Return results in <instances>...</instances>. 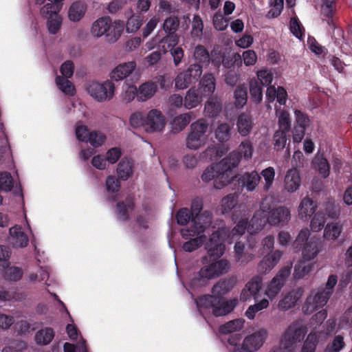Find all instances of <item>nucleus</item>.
Wrapping results in <instances>:
<instances>
[{"label":"nucleus","instance_id":"nucleus-16","mask_svg":"<svg viewBox=\"0 0 352 352\" xmlns=\"http://www.w3.org/2000/svg\"><path fill=\"white\" fill-rule=\"evenodd\" d=\"M268 223L272 226H285L291 219L290 210L284 206L278 207L268 212Z\"/></svg>","mask_w":352,"mask_h":352},{"label":"nucleus","instance_id":"nucleus-25","mask_svg":"<svg viewBox=\"0 0 352 352\" xmlns=\"http://www.w3.org/2000/svg\"><path fill=\"white\" fill-rule=\"evenodd\" d=\"M281 256L282 253L278 250L265 256L258 264V271L262 273H266L270 271L278 263Z\"/></svg>","mask_w":352,"mask_h":352},{"label":"nucleus","instance_id":"nucleus-14","mask_svg":"<svg viewBox=\"0 0 352 352\" xmlns=\"http://www.w3.org/2000/svg\"><path fill=\"white\" fill-rule=\"evenodd\" d=\"M262 278L258 276H254L244 286L240 294V300L245 302L252 298L256 300L262 287Z\"/></svg>","mask_w":352,"mask_h":352},{"label":"nucleus","instance_id":"nucleus-60","mask_svg":"<svg viewBox=\"0 0 352 352\" xmlns=\"http://www.w3.org/2000/svg\"><path fill=\"white\" fill-rule=\"evenodd\" d=\"M14 185L13 178L8 172L0 173V190L9 192Z\"/></svg>","mask_w":352,"mask_h":352},{"label":"nucleus","instance_id":"nucleus-15","mask_svg":"<svg viewBox=\"0 0 352 352\" xmlns=\"http://www.w3.org/2000/svg\"><path fill=\"white\" fill-rule=\"evenodd\" d=\"M267 337V332L265 329H259L257 331L246 336L243 341L245 346L250 351H258L265 342Z\"/></svg>","mask_w":352,"mask_h":352},{"label":"nucleus","instance_id":"nucleus-51","mask_svg":"<svg viewBox=\"0 0 352 352\" xmlns=\"http://www.w3.org/2000/svg\"><path fill=\"white\" fill-rule=\"evenodd\" d=\"M326 221L325 214L322 211H318L314 215L311 220L310 228L314 232L321 230Z\"/></svg>","mask_w":352,"mask_h":352},{"label":"nucleus","instance_id":"nucleus-39","mask_svg":"<svg viewBox=\"0 0 352 352\" xmlns=\"http://www.w3.org/2000/svg\"><path fill=\"white\" fill-rule=\"evenodd\" d=\"M232 287L233 283L231 280H220L212 287V293L214 296L222 298V296L230 292Z\"/></svg>","mask_w":352,"mask_h":352},{"label":"nucleus","instance_id":"nucleus-34","mask_svg":"<svg viewBox=\"0 0 352 352\" xmlns=\"http://www.w3.org/2000/svg\"><path fill=\"white\" fill-rule=\"evenodd\" d=\"M160 50L164 54L168 51H172L175 47H177L179 43V36L177 34H167L159 41Z\"/></svg>","mask_w":352,"mask_h":352},{"label":"nucleus","instance_id":"nucleus-32","mask_svg":"<svg viewBox=\"0 0 352 352\" xmlns=\"http://www.w3.org/2000/svg\"><path fill=\"white\" fill-rule=\"evenodd\" d=\"M192 58L195 61L194 64H199L204 67L210 63V55L208 50L203 45H197L192 52Z\"/></svg>","mask_w":352,"mask_h":352},{"label":"nucleus","instance_id":"nucleus-28","mask_svg":"<svg viewBox=\"0 0 352 352\" xmlns=\"http://www.w3.org/2000/svg\"><path fill=\"white\" fill-rule=\"evenodd\" d=\"M201 94L204 97L212 95L215 90V78L212 74H205L199 81Z\"/></svg>","mask_w":352,"mask_h":352},{"label":"nucleus","instance_id":"nucleus-18","mask_svg":"<svg viewBox=\"0 0 352 352\" xmlns=\"http://www.w3.org/2000/svg\"><path fill=\"white\" fill-rule=\"evenodd\" d=\"M300 184L301 179L298 170L296 168L289 169L284 177V189L289 193H293L298 190Z\"/></svg>","mask_w":352,"mask_h":352},{"label":"nucleus","instance_id":"nucleus-56","mask_svg":"<svg viewBox=\"0 0 352 352\" xmlns=\"http://www.w3.org/2000/svg\"><path fill=\"white\" fill-rule=\"evenodd\" d=\"M106 139V135L103 133L93 131H91L89 139H87L86 142H89L94 147L98 148L101 146L105 142Z\"/></svg>","mask_w":352,"mask_h":352},{"label":"nucleus","instance_id":"nucleus-59","mask_svg":"<svg viewBox=\"0 0 352 352\" xmlns=\"http://www.w3.org/2000/svg\"><path fill=\"white\" fill-rule=\"evenodd\" d=\"M234 104L236 107H243L247 102L248 94L245 87L239 86L234 91Z\"/></svg>","mask_w":352,"mask_h":352},{"label":"nucleus","instance_id":"nucleus-27","mask_svg":"<svg viewBox=\"0 0 352 352\" xmlns=\"http://www.w3.org/2000/svg\"><path fill=\"white\" fill-rule=\"evenodd\" d=\"M111 21V19L109 16H102L95 21L91 28L92 36L96 38L104 36L110 25Z\"/></svg>","mask_w":352,"mask_h":352},{"label":"nucleus","instance_id":"nucleus-58","mask_svg":"<svg viewBox=\"0 0 352 352\" xmlns=\"http://www.w3.org/2000/svg\"><path fill=\"white\" fill-rule=\"evenodd\" d=\"M250 92L252 100L256 104L260 103L263 99L261 87L256 80H252L250 83Z\"/></svg>","mask_w":352,"mask_h":352},{"label":"nucleus","instance_id":"nucleus-8","mask_svg":"<svg viewBox=\"0 0 352 352\" xmlns=\"http://www.w3.org/2000/svg\"><path fill=\"white\" fill-rule=\"evenodd\" d=\"M88 94L98 102H105L111 100L116 91L115 84L110 80L102 82H90L87 85Z\"/></svg>","mask_w":352,"mask_h":352},{"label":"nucleus","instance_id":"nucleus-21","mask_svg":"<svg viewBox=\"0 0 352 352\" xmlns=\"http://www.w3.org/2000/svg\"><path fill=\"white\" fill-rule=\"evenodd\" d=\"M317 208V204L311 198L306 197L303 198L298 207V215L300 220L307 221L310 217L314 214Z\"/></svg>","mask_w":352,"mask_h":352},{"label":"nucleus","instance_id":"nucleus-12","mask_svg":"<svg viewBox=\"0 0 352 352\" xmlns=\"http://www.w3.org/2000/svg\"><path fill=\"white\" fill-rule=\"evenodd\" d=\"M329 297V292H325L321 288L312 291L307 298L303 307L304 311L310 314L316 309L322 307L327 304Z\"/></svg>","mask_w":352,"mask_h":352},{"label":"nucleus","instance_id":"nucleus-1","mask_svg":"<svg viewBox=\"0 0 352 352\" xmlns=\"http://www.w3.org/2000/svg\"><path fill=\"white\" fill-rule=\"evenodd\" d=\"M239 208L241 219L236 210L234 211L232 215V219L236 223L234 228L229 233L226 228L213 232L208 241L205 243V248L210 258H219L223 256L226 250L224 244L226 238L232 243L245 234L246 230L248 231V213L244 206Z\"/></svg>","mask_w":352,"mask_h":352},{"label":"nucleus","instance_id":"nucleus-4","mask_svg":"<svg viewBox=\"0 0 352 352\" xmlns=\"http://www.w3.org/2000/svg\"><path fill=\"white\" fill-rule=\"evenodd\" d=\"M196 303L200 311L212 309V314L215 316H221L231 312L238 304V299L224 300L213 294L204 295L199 298Z\"/></svg>","mask_w":352,"mask_h":352},{"label":"nucleus","instance_id":"nucleus-46","mask_svg":"<svg viewBox=\"0 0 352 352\" xmlns=\"http://www.w3.org/2000/svg\"><path fill=\"white\" fill-rule=\"evenodd\" d=\"M56 83L58 87L65 94L73 96L75 94V87L73 83L67 78L62 76L56 78Z\"/></svg>","mask_w":352,"mask_h":352},{"label":"nucleus","instance_id":"nucleus-11","mask_svg":"<svg viewBox=\"0 0 352 352\" xmlns=\"http://www.w3.org/2000/svg\"><path fill=\"white\" fill-rule=\"evenodd\" d=\"M291 268L292 264L285 266L280 270L277 274L268 283L265 290V294L270 299L274 298L279 294L286 279L291 274Z\"/></svg>","mask_w":352,"mask_h":352},{"label":"nucleus","instance_id":"nucleus-9","mask_svg":"<svg viewBox=\"0 0 352 352\" xmlns=\"http://www.w3.org/2000/svg\"><path fill=\"white\" fill-rule=\"evenodd\" d=\"M272 198H265L261 203L260 210L256 211L249 222L248 232L250 234H254L261 231L267 223L268 217L266 214L272 209Z\"/></svg>","mask_w":352,"mask_h":352},{"label":"nucleus","instance_id":"nucleus-57","mask_svg":"<svg viewBox=\"0 0 352 352\" xmlns=\"http://www.w3.org/2000/svg\"><path fill=\"white\" fill-rule=\"evenodd\" d=\"M204 30V23L198 15H195L192 21L191 35L193 38L201 39Z\"/></svg>","mask_w":352,"mask_h":352},{"label":"nucleus","instance_id":"nucleus-17","mask_svg":"<svg viewBox=\"0 0 352 352\" xmlns=\"http://www.w3.org/2000/svg\"><path fill=\"white\" fill-rule=\"evenodd\" d=\"M135 61H129L119 64L110 73V78L115 81H120L129 76L135 69Z\"/></svg>","mask_w":352,"mask_h":352},{"label":"nucleus","instance_id":"nucleus-3","mask_svg":"<svg viewBox=\"0 0 352 352\" xmlns=\"http://www.w3.org/2000/svg\"><path fill=\"white\" fill-rule=\"evenodd\" d=\"M230 265L228 260H213L211 263L202 267L198 274L190 280L193 287L204 286L208 280L221 276L229 272Z\"/></svg>","mask_w":352,"mask_h":352},{"label":"nucleus","instance_id":"nucleus-31","mask_svg":"<svg viewBox=\"0 0 352 352\" xmlns=\"http://www.w3.org/2000/svg\"><path fill=\"white\" fill-rule=\"evenodd\" d=\"M133 163L131 160L123 158L118 164L117 174L119 179L127 180L133 175Z\"/></svg>","mask_w":352,"mask_h":352},{"label":"nucleus","instance_id":"nucleus-22","mask_svg":"<svg viewBox=\"0 0 352 352\" xmlns=\"http://www.w3.org/2000/svg\"><path fill=\"white\" fill-rule=\"evenodd\" d=\"M87 10V6L84 1L73 2L68 8L67 16L69 21L77 23L83 19Z\"/></svg>","mask_w":352,"mask_h":352},{"label":"nucleus","instance_id":"nucleus-50","mask_svg":"<svg viewBox=\"0 0 352 352\" xmlns=\"http://www.w3.org/2000/svg\"><path fill=\"white\" fill-rule=\"evenodd\" d=\"M261 175L264 179L263 190L267 192L272 187L275 177V170L273 167H268L263 170Z\"/></svg>","mask_w":352,"mask_h":352},{"label":"nucleus","instance_id":"nucleus-26","mask_svg":"<svg viewBox=\"0 0 352 352\" xmlns=\"http://www.w3.org/2000/svg\"><path fill=\"white\" fill-rule=\"evenodd\" d=\"M157 90V85L152 81H147L140 85L138 89V100L144 102L151 98Z\"/></svg>","mask_w":352,"mask_h":352},{"label":"nucleus","instance_id":"nucleus-10","mask_svg":"<svg viewBox=\"0 0 352 352\" xmlns=\"http://www.w3.org/2000/svg\"><path fill=\"white\" fill-rule=\"evenodd\" d=\"M203 72L199 64H191L187 69L179 73L175 79L177 89H184L199 79Z\"/></svg>","mask_w":352,"mask_h":352},{"label":"nucleus","instance_id":"nucleus-49","mask_svg":"<svg viewBox=\"0 0 352 352\" xmlns=\"http://www.w3.org/2000/svg\"><path fill=\"white\" fill-rule=\"evenodd\" d=\"M245 246L243 243H236L234 245V257L235 259L241 263H245L254 258L252 254H246L244 253Z\"/></svg>","mask_w":352,"mask_h":352},{"label":"nucleus","instance_id":"nucleus-13","mask_svg":"<svg viewBox=\"0 0 352 352\" xmlns=\"http://www.w3.org/2000/svg\"><path fill=\"white\" fill-rule=\"evenodd\" d=\"M145 131L147 133L161 132L165 127L166 118L157 109H151L146 116Z\"/></svg>","mask_w":352,"mask_h":352},{"label":"nucleus","instance_id":"nucleus-44","mask_svg":"<svg viewBox=\"0 0 352 352\" xmlns=\"http://www.w3.org/2000/svg\"><path fill=\"white\" fill-rule=\"evenodd\" d=\"M341 231L342 227L338 223H329L324 228L323 237L326 240L334 241L339 237Z\"/></svg>","mask_w":352,"mask_h":352},{"label":"nucleus","instance_id":"nucleus-64","mask_svg":"<svg viewBox=\"0 0 352 352\" xmlns=\"http://www.w3.org/2000/svg\"><path fill=\"white\" fill-rule=\"evenodd\" d=\"M145 121L146 116L140 111L132 113L129 118V123L133 128L143 126L145 129Z\"/></svg>","mask_w":352,"mask_h":352},{"label":"nucleus","instance_id":"nucleus-61","mask_svg":"<svg viewBox=\"0 0 352 352\" xmlns=\"http://www.w3.org/2000/svg\"><path fill=\"white\" fill-rule=\"evenodd\" d=\"M142 25V19L139 16L132 15L128 19L126 24V31L128 33L136 32Z\"/></svg>","mask_w":352,"mask_h":352},{"label":"nucleus","instance_id":"nucleus-47","mask_svg":"<svg viewBox=\"0 0 352 352\" xmlns=\"http://www.w3.org/2000/svg\"><path fill=\"white\" fill-rule=\"evenodd\" d=\"M269 305L270 303L267 299H262L258 302L250 305L246 310L245 316L250 320L254 319L257 312L267 308Z\"/></svg>","mask_w":352,"mask_h":352},{"label":"nucleus","instance_id":"nucleus-54","mask_svg":"<svg viewBox=\"0 0 352 352\" xmlns=\"http://www.w3.org/2000/svg\"><path fill=\"white\" fill-rule=\"evenodd\" d=\"M278 130L287 133L291 128L289 113L286 111H281L278 114Z\"/></svg>","mask_w":352,"mask_h":352},{"label":"nucleus","instance_id":"nucleus-53","mask_svg":"<svg viewBox=\"0 0 352 352\" xmlns=\"http://www.w3.org/2000/svg\"><path fill=\"white\" fill-rule=\"evenodd\" d=\"M233 153H235V151ZM236 153L239 155V160L242 156L245 160L251 159L253 153V146L252 143L248 140L242 142L238 147V152H236Z\"/></svg>","mask_w":352,"mask_h":352},{"label":"nucleus","instance_id":"nucleus-41","mask_svg":"<svg viewBox=\"0 0 352 352\" xmlns=\"http://www.w3.org/2000/svg\"><path fill=\"white\" fill-rule=\"evenodd\" d=\"M322 5L321 7V14L325 19L323 21H327V24L331 26L333 24V21L331 19L334 10V0H322Z\"/></svg>","mask_w":352,"mask_h":352},{"label":"nucleus","instance_id":"nucleus-23","mask_svg":"<svg viewBox=\"0 0 352 352\" xmlns=\"http://www.w3.org/2000/svg\"><path fill=\"white\" fill-rule=\"evenodd\" d=\"M9 233L11 243L14 247L25 248L28 245V236L23 231H22L21 226H14L10 228Z\"/></svg>","mask_w":352,"mask_h":352},{"label":"nucleus","instance_id":"nucleus-33","mask_svg":"<svg viewBox=\"0 0 352 352\" xmlns=\"http://www.w3.org/2000/svg\"><path fill=\"white\" fill-rule=\"evenodd\" d=\"M312 166L324 178L329 174V164L322 155L318 154L315 156L312 161Z\"/></svg>","mask_w":352,"mask_h":352},{"label":"nucleus","instance_id":"nucleus-40","mask_svg":"<svg viewBox=\"0 0 352 352\" xmlns=\"http://www.w3.org/2000/svg\"><path fill=\"white\" fill-rule=\"evenodd\" d=\"M244 322L245 320L242 318L233 320L221 325L219 328V331L223 334L239 331L243 327Z\"/></svg>","mask_w":352,"mask_h":352},{"label":"nucleus","instance_id":"nucleus-55","mask_svg":"<svg viewBox=\"0 0 352 352\" xmlns=\"http://www.w3.org/2000/svg\"><path fill=\"white\" fill-rule=\"evenodd\" d=\"M305 261H300L295 266L294 275L296 278H303L312 271L313 264L307 263Z\"/></svg>","mask_w":352,"mask_h":352},{"label":"nucleus","instance_id":"nucleus-20","mask_svg":"<svg viewBox=\"0 0 352 352\" xmlns=\"http://www.w3.org/2000/svg\"><path fill=\"white\" fill-rule=\"evenodd\" d=\"M238 133L243 137L248 136L252 131L254 120L250 113H241L236 122Z\"/></svg>","mask_w":352,"mask_h":352},{"label":"nucleus","instance_id":"nucleus-42","mask_svg":"<svg viewBox=\"0 0 352 352\" xmlns=\"http://www.w3.org/2000/svg\"><path fill=\"white\" fill-rule=\"evenodd\" d=\"M191 114L190 113L181 114L175 117L172 122V129L175 133L182 131L190 122Z\"/></svg>","mask_w":352,"mask_h":352},{"label":"nucleus","instance_id":"nucleus-35","mask_svg":"<svg viewBox=\"0 0 352 352\" xmlns=\"http://www.w3.org/2000/svg\"><path fill=\"white\" fill-rule=\"evenodd\" d=\"M138 89L135 85L124 83L120 95V100L123 104H129L131 102L135 97L138 98Z\"/></svg>","mask_w":352,"mask_h":352},{"label":"nucleus","instance_id":"nucleus-63","mask_svg":"<svg viewBox=\"0 0 352 352\" xmlns=\"http://www.w3.org/2000/svg\"><path fill=\"white\" fill-rule=\"evenodd\" d=\"M220 110L221 104L217 99L212 98L205 104L204 111L208 116H215Z\"/></svg>","mask_w":352,"mask_h":352},{"label":"nucleus","instance_id":"nucleus-43","mask_svg":"<svg viewBox=\"0 0 352 352\" xmlns=\"http://www.w3.org/2000/svg\"><path fill=\"white\" fill-rule=\"evenodd\" d=\"M183 245V249L186 252H192L199 248L206 241V235L201 234L195 236H192Z\"/></svg>","mask_w":352,"mask_h":352},{"label":"nucleus","instance_id":"nucleus-7","mask_svg":"<svg viewBox=\"0 0 352 352\" xmlns=\"http://www.w3.org/2000/svg\"><path fill=\"white\" fill-rule=\"evenodd\" d=\"M212 214L209 210H204L199 215L192 218V225L190 228H184L181 230V234L184 239L195 236L199 234L208 233L212 224Z\"/></svg>","mask_w":352,"mask_h":352},{"label":"nucleus","instance_id":"nucleus-45","mask_svg":"<svg viewBox=\"0 0 352 352\" xmlns=\"http://www.w3.org/2000/svg\"><path fill=\"white\" fill-rule=\"evenodd\" d=\"M214 134L219 142H227L231 136V127L227 123L220 124L215 129Z\"/></svg>","mask_w":352,"mask_h":352},{"label":"nucleus","instance_id":"nucleus-52","mask_svg":"<svg viewBox=\"0 0 352 352\" xmlns=\"http://www.w3.org/2000/svg\"><path fill=\"white\" fill-rule=\"evenodd\" d=\"M236 197L234 195H229L225 197L221 200V210L222 214L228 213L232 208H234V210H236L237 212L239 210H237L235 208L236 206Z\"/></svg>","mask_w":352,"mask_h":352},{"label":"nucleus","instance_id":"nucleus-36","mask_svg":"<svg viewBox=\"0 0 352 352\" xmlns=\"http://www.w3.org/2000/svg\"><path fill=\"white\" fill-rule=\"evenodd\" d=\"M54 337V331L51 327H45L38 331L35 335V342L39 345L50 344Z\"/></svg>","mask_w":352,"mask_h":352},{"label":"nucleus","instance_id":"nucleus-24","mask_svg":"<svg viewBox=\"0 0 352 352\" xmlns=\"http://www.w3.org/2000/svg\"><path fill=\"white\" fill-rule=\"evenodd\" d=\"M124 22L120 20L111 21L110 25L104 34L106 40L111 43L116 42L124 31Z\"/></svg>","mask_w":352,"mask_h":352},{"label":"nucleus","instance_id":"nucleus-5","mask_svg":"<svg viewBox=\"0 0 352 352\" xmlns=\"http://www.w3.org/2000/svg\"><path fill=\"white\" fill-rule=\"evenodd\" d=\"M306 333V328L302 324L297 322L292 324L283 335L279 347L270 352H294Z\"/></svg>","mask_w":352,"mask_h":352},{"label":"nucleus","instance_id":"nucleus-38","mask_svg":"<svg viewBox=\"0 0 352 352\" xmlns=\"http://www.w3.org/2000/svg\"><path fill=\"white\" fill-rule=\"evenodd\" d=\"M319 252L318 244L316 242L309 241L305 244L302 255L305 261H309L316 258Z\"/></svg>","mask_w":352,"mask_h":352},{"label":"nucleus","instance_id":"nucleus-30","mask_svg":"<svg viewBox=\"0 0 352 352\" xmlns=\"http://www.w3.org/2000/svg\"><path fill=\"white\" fill-rule=\"evenodd\" d=\"M243 187L248 191L254 190L261 181V176L256 171L244 173L240 178Z\"/></svg>","mask_w":352,"mask_h":352},{"label":"nucleus","instance_id":"nucleus-62","mask_svg":"<svg viewBox=\"0 0 352 352\" xmlns=\"http://www.w3.org/2000/svg\"><path fill=\"white\" fill-rule=\"evenodd\" d=\"M179 21L177 17L170 16L163 23V29L167 34H175L177 30Z\"/></svg>","mask_w":352,"mask_h":352},{"label":"nucleus","instance_id":"nucleus-6","mask_svg":"<svg viewBox=\"0 0 352 352\" xmlns=\"http://www.w3.org/2000/svg\"><path fill=\"white\" fill-rule=\"evenodd\" d=\"M208 124L204 119H199L190 124V132L186 139V147L190 150H198L207 142L206 133Z\"/></svg>","mask_w":352,"mask_h":352},{"label":"nucleus","instance_id":"nucleus-29","mask_svg":"<svg viewBox=\"0 0 352 352\" xmlns=\"http://www.w3.org/2000/svg\"><path fill=\"white\" fill-rule=\"evenodd\" d=\"M204 96L199 94L198 89L191 87L188 90L184 98V106L187 109L197 107L202 101Z\"/></svg>","mask_w":352,"mask_h":352},{"label":"nucleus","instance_id":"nucleus-19","mask_svg":"<svg viewBox=\"0 0 352 352\" xmlns=\"http://www.w3.org/2000/svg\"><path fill=\"white\" fill-rule=\"evenodd\" d=\"M303 292L304 291L302 288L292 290L278 302V309L283 311H287L293 308L302 298Z\"/></svg>","mask_w":352,"mask_h":352},{"label":"nucleus","instance_id":"nucleus-2","mask_svg":"<svg viewBox=\"0 0 352 352\" xmlns=\"http://www.w3.org/2000/svg\"><path fill=\"white\" fill-rule=\"evenodd\" d=\"M239 163V155L236 153H230L219 163L206 168L201 175V179L206 182L214 179V187L221 189L232 181L234 175L231 169L236 167Z\"/></svg>","mask_w":352,"mask_h":352},{"label":"nucleus","instance_id":"nucleus-48","mask_svg":"<svg viewBox=\"0 0 352 352\" xmlns=\"http://www.w3.org/2000/svg\"><path fill=\"white\" fill-rule=\"evenodd\" d=\"M61 7L58 4L49 3L43 6L41 9V14L43 17L49 19L55 16L59 15L58 13L60 10Z\"/></svg>","mask_w":352,"mask_h":352},{"label":"nucleus","instance_id":"nucleus-37","mask_svg":"<svg viewBox=\"0 0 352 352\" xmlns=\"http://www.w3.org/2000/svg\"><path fill=\"white\" fill-rule=\"evenodd\" d=\"M23 269L14 265L6 266L3 273L4 279L10 282L19 281L23 277Z\"/></svg>","mask_w":352,"mask_h":352}]
</instances>
